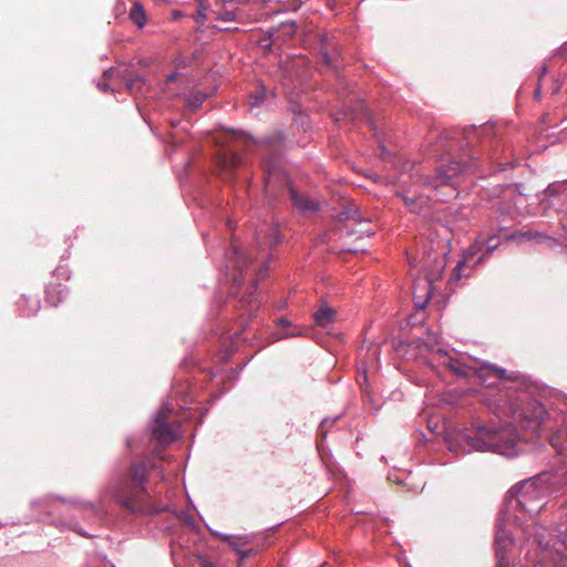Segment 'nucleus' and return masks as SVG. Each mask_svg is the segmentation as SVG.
Returning a JSON list of instances; mask_svg holds the SVG:
<instances>
[{
  "label": "nucleus",
  "mask_w": 567,
  "mask_h": 567,
  "mask_svg": "<svg viewBox=\"0 0 567 567\" xmlns=\"http://www.w3.org/2000/svg\"><path fill=\"white\" fill-rule=\"evenodd\" d=\"M250 262V257H247L243 252L238 250L237 247H231V249L227 254V264L226 268L230 271L229 276L234 282V288H237L241 285L244 277L243 271L244 268Z\"/></svg>",
  "instance_id": "obj_8"
},
{
  "label": "nucleus",
  "mask_w": 567,
  "mask_h": 567,
  "mask_svg": "<svg viewBox=\"0 0 567 567\" xmlns=\"http://www.w3.org/2000/svg\"><path fill=\"white\" fill-rule=\"evenodd\" d=\"M497 402V410L499 415L512 416L518 423L526 420L528 425H530L533 430H537L539 427L542 423L540 420L543 417V414L545 413L543 405H535L533 408L532 415H529L527 408L523 405L524 398L522 396L508 399L505 395H499Z\"/></svg>",
  "instance_id": "obj_5"
},
{
  "label": "nucleus",
  "mask_w": 567,
  "mask_h": 567,
  "mask_svg": "<svg viewBox=\"0 0 567 567\" xmlns=\"http://www.w3.org/2000/svg\"><path fill=\"white\" fill-rule=\"evenodd\" d=\"M518 441L517 429L508 423L501 430L486 426H473L456 432L449 440V449L454 453L472 451H493L507 453Z\"/></svg>",
  "instance_id": "obj_2"
},
{
  "label": "nucleus",
  "mask_w": 567,
  "mask_h": 567,
  "mask_svg": "<svg viewBox=\"0 0 567 567\" xmlns=\"http://www.w3.org/2000/svg\"><path fill=\"white\" fill-rule=\"evenodd\" d=\"M279 323H280L281 326H289V322H288L287 320H285V319H280V320H279Z\"/></svg>",
  "instance_id": "obj_34"
},
{
  "label": "nucleus",
  "mask_w": 567,
  "mask_h": 567,
  "mask_svg": "<svg viewBox=\"0 0 567 567\" xmlns=\"http://www.w3.org/2000/svg\"><path fill=\"white\" fill-rule=\"evenodd\" d=\"M466 265V258L462 261H458L456 267L453 269L451 279L453 280H460L462 278L461 270Z\"/></svg>",
  "instance_id": "obj_21"
},
{
  "label": "nucleus",
  "mask_w": 567,
  "mask_h": 567,
  "mask_svg": "<svg viewBox=\"0 0 567 567\" xmlns=\"http://www.w3.org/2000/svg\"><path fill=\"white\" fill-rule=\"evenodd\" d=\"M336 311L326 303H322L313 313V320L317 326L328 328L336 320Z\"/></svg>",
  "instance_id": "obj_14"
},
{
  "label": "nucleus",
  "mask_w": 567,
  "mask_h": 567,
  "mask_svg": "<svg viewBox=\"0 0 567 567\" xmlns=\"http://www.w3.org/2000/svg\"><path fill=\"white\" fill-rule=\"evenodd\" d=\"M445 259L443 255H435L433 257V266H430L429 264L424 267V274L426 281L431 285L434 281H437L442 278L443 270L445 268Z\"/></svg>",
  "instance_id": "obj_12"
},
{
  "label": "nucleus",
  "mask_w": 567,
  "mask_h": 567,
  "mask_svg": "<svg viewBox=\"0 0 567 567\" xmlns=\"http://www.w3.org/2000/svg\"><path fill=\"white\" fill-rule=\"evenodd\" d=\"M374 231L373 230H367V234L371 236Z\"/></svg>",
  "instance_id": "obj_36"
},
{
  "label": "nucleus",
  "mask_w": 567,
  "mask_h": 567,
  "mask_svg": "<svg viewBox=\"0 0 567 567\" xmlns=\"http://www.w3.org/2000/svg\"><path fill=\"white\" fill-rule=\"evenodd\" d=\"M280 239L279 229L272 224H262L256 230V241L261 251L274 248Z\"/></svg>",
  "instance_id": "obj_9"
},
{
  "label": "nucleus",
  "mask_w": 567,
  "mask_h": 567,
  "mask_svg": "<svg viewBox=\"0 0 567 567\" xmlns=\"http://www.w3.org/2000/svg\"><path fill=\"white\" fill-rule=\"evenodd\" d=\"M142 84L143 81L141 79H134L127 84V86L132 91L134 87L140 89Z\"/></svg>",
  "instance_id": "obj_24"
},
{
  "label": "nucleus",
  "mask_w": 567,
  "mask_h": 567,
  "mask_svg": "<svg viewBox=\"0 0 567 567\" xmlns=\"http://www.w3.org/2000/svg\"><path fill=\"white\" fill-rule=\"evenodd\" d=\"M472 164L470 161L464 159H452L446 165H442L437 168L435 176L431 177L429 184L437 189L442 186H452L450 196H453L455 186L457 185L456 178L467 172Z\"/></svg>",
  "instance_id": "obj_6"
},
{
  "label": "nucleus",
  "mask_w": 567,
  "mask_h": 567,
  "mask_svg": "<svg viewBox=\"0 0 567 567\" xmlns=\"http://www.w3.org/2000/svg\"><path fill=\"white\" fill-rule=\"evenodd\" d=\"M494 240H495V237H489L486 240V245H487V250L488 251H492V250H494L497 247V243H494Z\"/></svg>",
  "instance_id": "obj_26"
},
{
  "label": "nucleus",
  "mask_w": 567,
  "mask_h": 567,
  "mask_svg": "<svg viewBox=\"0 0 567 567\" xmlns=\"http://www.w3.org/2000/svg\"><path fill=\"white\" fill-rule=\"evenodd\" d=\"M217 19L225 22H230L236 20V11L229 8H221L217 10L216 12Z\"/></svg>",
  "instance_id": "obj_19"
},
{
  "label": "nucleus",
  "mask_w": 567,
  "mask_h": 567,
  "mask_svg": "<svg viewBox=\"0 0 567 567\" xmlns=\"http://www.w3.org/2000/svg\"><path fill=\"white\" fill-rule=\"evenodd\" d=\"M176 79V74L175 73H172L169 75H167V82H172Z\"/></svg>",
  "instance_id": "obj_32"
},
{
  "label": "nucleus",
  "mask_w": 567,
  "mask_h": 567,
  "mask_svg": "<svg viewBox=\"0 0 567 567\" xmlns=\"http://www.w3.org/2000/svg\"><path fill=\"white\" fill-rule=\"evenodd\" d=\"M238 302H239L240 309L244 311L240 315V319L243 321H244L245 315H248L249 317H251L257 311V309L259 307V302L257 300V297H256L254 290H250L248 292V295L243 296Z\"/></svg>",
  "instance_id": "obj_15"
},
{
  "label": "nucleus",
  "mask_w": 567,
  "mask_h": 567,
  "mask_svg": "<svg viewBox=\"0 0 567 567\" xmlns=\"http://www.w3.org/2000/svg\"><path fill=\"white\" fill-rule=\"evenodd\" d=\"M403 199L405 202V205L410 208L411 212H413V213L419 212L421 206L417 204L416 199L406 197V196H404Z\"/></svg>",
  "instance_id": "obj_22"
},
{
  "label": "nucleus",
  "mask_w": 567,
  "mask_h": 567,
  "mask_svg": "<svg viewBox=\"0 0 567 567\" xmlns=\"http://www.w3.org/2000/svg\"><path fill=\"white\" fill-rule=\"evenodd\" d=\"M169 415H171V409L163 408L158 411L154 423H159V422L168 423Z\"/></svg>",
  "instance_id": "obj_20"
},
{
  "label": "nucleus",
  "mask_w": 567,
  "mask_h": 567,
  "mask_svg": "<svg viewBox=\"0 0 567 567\" xmlns=\"http://www.w3.org/2000/svg\"><path fill=\"white\" fill-rule=\"evenodd\" d=\"M58 301H60V299L58 298L56 301H51L52 306H55L58 303Z\"/></svg>",
  "instance_id": "obj_35"
},
{
  "label": "nucleus",
  "mask_w": 567,
  "mask_h": 567,
  "mask_svg": "<svg viewBox=\"0 0 567 567\" xmlns=\"http://www.w3.org/2000/svg\"><path fill=\"white\" fill-rule=\"evenodd\" d=\"M289 194L292 205L302 214H313L320 209V203L309 198L306 195L297 193L289 186Z\"/></svg>",
  "instance_id": "obj_10"
},
{
  "label": "nucleus",
  "mask_w": 567,
  "mask_h": 567,
  "mask_svg": "<svg viewBox=\"0 0 567 567\" xmlns=\"http://www.w3.org/2000/svg\"><path fill=\"white\" fill-rule=\"evenodd\" d=\"M182 16H183V14H182V12H179V11H174V12H173V19H174V20H178Z\"/></svg>",
  "instance_id": "obj_31"
},
{
  "label": "nucleus",
  "mask_w": 567,
  "mask_h": 567,
  "mask_svg": "<svg viewBox=\"0 0 567 567\" xmlns=\"http://www.w3.org/2000/svg\"><path fill=\"white\" fill-rule=\"evenodd\" d=\"M130 19L134 24H136L140 29L143 28L146 22V13L144 7L140 2H134L130 10Z\"/></svg>",
  "instance_id": "obj_16"
},
{
  "label": "nucleus",
  "mask_w": 567,
  "mask_h": 567,
  "mask_svg": "<svg viewBox=\"0 0 567 567\" xmlns=\"http://www.w3.org/2000/svg\"><path fill=\"white\" fill-rule=\"evenodd\" d=\"M286 182V176L279 169L266 166L265 192L267 194H271L277 186H281Z\"/></svg>",
  "instance_id": "obj_13"
},
{
  "label": "nucleus",
  "mask_w": 567,
  "mask_h": 567,
  "mask_svg": "<svg viewBox=\"0 0 567 567\" xmlns=\"http://www.w3.org/2000/svg\"><path fill=\"white\" fill-rule=\"evenodd\" d=\"M111 73V70L110 71H106L104 74H103V79L97 83V86L101 91L103 92H107L109 90V84L106 83V78L109 76V74Z\"/></svg>",
  "instance_id": "obj_23"
},
{
  "label": "nucleus",
  "mask_w": 567,
  "mask_h": 567,
  "mask_svg": "<svg viewBox=\"0 0 567 567\" xmlns=\"http://www.w3.org/2000/svg\"><path fill=\"white\" fill-rule=\"evenodd\" d=\"M349 109H350V114L352 115V117H354V118L362 117L363 120H365L369 123V125L371 126L372 130L374 128V125L371 121L370 111L368 110L367 105L362 101H357L354 106L349 105Z\"/></svg>",
  "instance_id": "obj_17"
},
{
  "label": "nucleus",
  "mask_w": 567,
  "mask_h": 567,
  "mask_svg": "<svg viewBox=\"0 0 567 567\" xmlns=\"http://www.w3.org/2000/svg\"><path fill=\"white\" fill-rule=\"evenodd\" d=\"M442 365L445 367L449 371H451L454 375L458 378H470L477 377L482 383H486L487 386H491L492 383H487L489 378H495L498 380H513L514 378L507 374L505 369L496 368L494 365H481L480 368L471 367L462 362L461 360L450 357L447 354H442Z\"/></svg>",
  "instance_id": "obj_4"
},
{
  "label": "nucleus",
  "mask_w": 567,
  "mask_h": 567,
  "mask_svg": "<svg viewBox=\"0 0 567 567\" xmlns=\"http://www.w3.org/2000/svg\"><path fill=\"white\" fill-rule=\"evenodd\" d=\"M234 549L240 555V558L244 559L248 557L249 551H240L236 544H233Z\"/></svg>",
  "instance_id": "obj_28"
},
{
  "label": "nucleus",
  "mask_w": 567,
  "mask_h": 567,
  "mask_svg": "<svg viewBox=\"0 0 567 567\" xmlns=\"http://www.w3.org/2000/svg\"><path fill=\"white\" fill-rule=\"evenodd\" d=\"M152 436L161 445H168L176 439L172 425L163 422L154 423Z\"/></svg>",
  "instance_id": "obj_11"
},
{
  "label": "nucleus",
  "mask_w": 567,
  "mask_h": 567,
  "mask_svg": "<svg viewBox=\"0 0 567 567\" xmlns=\"http://www.w3.org/2000/svg\"><path fill=\"white\" fill-rule=\"evenodd\" d=\"M347 218H359V212L357 209L353 210V214H350V212H347Z\"/></svg>",
  "instance_id": "obj_29"
},
{
  "label": "nucleus",
  "mask_w": 567,
  "mask_h": 567,
  "mask_svg": "<svg viewBox=\"0 0 567 567\" xmlns=\"http://www.w3.org/2000/svg\"><path fill=\"white\" fill-rule=\"evenodd\" d=\"M545 488L535 482H524L516 489V502L527 513H538L544 506Z\"/></svg>",
  "instance_id": "obj_7"
},
{
  "label": "nucleus",
  "mask_w": 567,
  "mask_h": 567,
  "mask_svg": "<svg viewBox=\"0 0 567 567\" xmlns=\"http://www.w3.org/2000/svg\"><path fill=\"white\" fill-rule=\"evenodd\" d=\"M327 423H328V421H326V420L321 422V424H320V430H321L322 432H324V431H326V425H327Z\"/></svg>",
  "instance_id": "obj_33"
},
{
  "label": "nucleus",
  "mask_w": 567,
  "mask_h": 567,
  "mask_svg": "<svg viewBox=\"0 0 567 567\" xmlns=\"http://www.w3.org/2000/svg\"><path fill=\"white\" fill-rule=\"evenodd\" d=\"M550 444L556 451L561 453L567 446V426L559 429L550 436Z\"/></svg>",
  "instance_id": "obj_18"
},
{
  "label": "nucleus",
  "mask_w": 567,
  "mask_h": 567,
  "mask_svg": "<svg viewBox=\"0 0 567 567\" xmlns=\"http://www.w3.org/2000/svg\"><path fill=\"white\" fill-rule=\"evenodd\" d=\"M198 18H204V14L199 12Z\"/></svg>",
  "instance_id": "obj_37"
},
{
  "label": "nucleus",
  "mask_w": 567,
  "mask_h": 567,
  "mask_svg": "<svg viewBox=\"0 0 567 567\" xmlns=\"http://www.w3.org/2000/svg\"><path fill=\"white\" fill-rule=\"evenodd\" d=\"M522 237H523V238H525V239L530 240V239L535 238V237H536V235H534V234H533V233H530V231H527V233L522 234Z\"/></svg>",
  "instance_id": "obj_30"
},
{
  "label": "nucleus",
  "mask_w": 567,
  "mask_h": 567,
  "mask_svg": "<svg viewBox=\"0 0 567 567\" xmlns=\"http://www.w3.org/2000/svg\"><path fill=\"white\" fill-rule=\"evenodd\" d=\"M215 142L219 146L215 155L217 172L225 181H233L237 167L243 164L239 151H248L254 145V140L244 132L227 130Z\"/></svg>",
  "instance_id": "obj_3"
},
{
  "label": "nucleus",
  "mask_w": 567,
  "mask_h": 567,
  "mask_svg": "<svg viewBox=\"0 0 567 567\" xmlns=\"http://www.w3.org/2000/svg\"><path fill=\"white\" fill-rule=\"evenodd\" d=\"M199 565L200 567H215V565L207 558H200Z\"/></svg>",
  "instance_id": "obj_27"
},
{
  "label": "nucleus",
  "mask_w": 567,
  "mask_h": 567,
  "mask_svg": "<svg viewBox=\"0 0 567 567\" xmlns=\"http://www.w3.org/2000/svg\"><path fill=\"white\" fill-rule=\"evenodd\" d=\"M266 269H267V264L264 261L262 267L257 272L256 280H262L265 278Z\"/></svg>",
  "instance_id": "obj_25"
},
{
  "label": "nucleus",
  "mask_w": 567,
  "mask_h": 567,
  "mask_svg": "<svg viewBox=\"0 0 567 567\" xmlns=\"http://www.w3.org/2000/svg\"><path fill=\"white\" fill-rule=\"evenodd\" d=\"M155 467L152 457L133 462L127 475L120 478L114 486L113 497L115 501L131 513H157L159 509L151 503L145 488L150 472Z\"/></svg>",
  "instance_id": "obj_1"
}]
</instances>
